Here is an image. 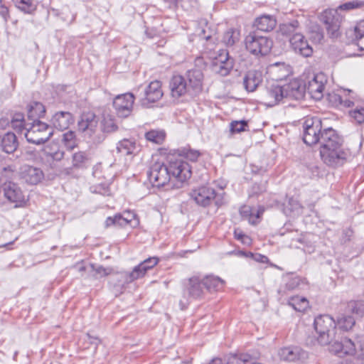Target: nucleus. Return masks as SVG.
<instances>
[{
  "label": "nucleus",
  "mask_w": 364,
  "mask_h": 364,
  "mask_svg": "<svg viewBox=\"0 0 364 364\" xmlns=\"http://www.w3.org/2000/svg\"><path fill=\"white\" fill-rule=\"evenodd\" d=\"M355 323V318L352 316L342 315L338 318L336 326L339 328L348 331L350 330Z\"/></svg>",
  "instance_id": "58836bf2"
},
{
  "label": "nucleus",
  "mask_w": 364,
  "mask_h": 364,
  "mask_svg": "<svg viewBox=\"0 0 364 364\" xmlns=\"http://www.w3.org/2000/svg\"><path fill=\"white\" fill-rule=\"evenodd\" d=\"M54 146L57 149L56 151H46V154L51 156L53 159L55 161H60L64 156V151L59 149L58 144H54Z\"/></svg>",
  "instance_id": "864d4df0"
},
{
  "label": "nucleus",
  "mask_w": 364,
  "mask_h": 364,
  "mask_svg": "<svg viewBox=\"0 0 364 364\" xmlns=\"http://www.w3.org/2000/svg\"><path fill=\"white\" fill-rule=\"evenodd\" d=\"M169 87L173 97L189 96V89L186 77L182 75H174L170 80Z\"/></svg>",
  "instance_id": "5701e85b"
},
{
  "label": "nucleus",
  "mask_w": 364,
  "mask_h": 364,
  "mask_svg": "<svg viewBox=\"0 0 364 364\" xmlns=\"http://www.w3.org/2000/svg\"><path fill=\"white\" fill-rule=\"evenodd\" d=\"M148 178L153 186L162 187L171 181L169 166L161 161L152 164L147 173Z\"/></svg>",
  "instance_id": "6e6552de"
},
{
  "label": "nucleus",
  "mask_w": 364,
  "mask_h": 364,
  "mask_svg": "<svg viewBox=\"0 0 364 364\" xmlns=\"http://www.w3.org/2000/svg\"><path fill=\"white\" fill-rule=\"evenodd\" d=\"M46 110L42 103L33 102L28 106V118L33 122L36 118H39L43 116Z\"/></svg>",
  "instance_id": "72a5a7b5"
},
{
  "label": "nucleus",
  "mask_w": 364,
  "mask_h": 364,
  "mask_svg": "<svg viewBox=\"0 0 364 364\" xmlns=\"http://www.w3.org/2000/svg\"><path fill=\"white\" fill-rule=\"evenodd\" d=\"M134 96L132 93L127 92L117 96L113 101V106L117 115L120 117H127L133 109Z\"/></svg>",
  "instance_id": "dca6fc26"
},
{
  "label": "nucleus",
  "mask_w": 364,
  "mask_h": 364,
  "mask_svg": "<svg viewBox=\"0 0 364 364\" xmlns=\"http://www.w3.org/2000/svg\"><path fill=\"white\" fill-rule=\"evenodd\" d=\"M75 269L79 272L81 274V276H83V272H85V271H87L89 272V274H90V266L89 267H86L82 263H79V264H77L75 266Z\"/></svg>",
  "instance_id": "052dcab7"
},
{
  "label": "nucleus",
  "mask_w": 364,
  "mask_h": 364,
  "mask_svg": "<svg viewBox=\"0 0 364 364\" xmlns=\"http://www.w3.org/2000/svg\"><path fill=\"white\" fill-rule=\"evenodd\" d=\"M88 127L85 130H80L84 137L89 139L93 144H100L105 138V135L102 133V131L98 126V120L91 123L87 126Z\"/></svg>",
  "instance_id": "bb28decb"
},
{
  "label": "nucleus",
  "mask_w": 364,
  "mask_h": 364,
  "mask_svg": "<svg viewBox=\"0 0 364 364\" xmlns=\"http://www.w3.org/2000/svg\"><path fill=\"white\" fill-rule=\"evenodd\" d=\"M342 93H329L328 98L329 102L333 106L342 105L346 107H350L354 105L356 100V95L352 90H341Z\"/></svg>",
  "instance_id": "412c9836"
},
{
  "label": "nucleus",
  "mask_w": 364,
  "mask_h": 364,
  "mask_svg": "<svg viewBox=\"0 0 364 364\" xmlns=\"http://www.w3.org/2000/svg\"><path fill=\"white\" fill-rule=\"evenodd\" d=\"M205 287L202 279L198 277L194 276L188 279V284L183 291L182 299L179 301V306L181 310H185L191 303V298L198 299L204 296Z\"/></svg>",
  "instance_id": "0eeeda50"
},
{
  "label": "nucleus",
  "mask_w": 364,
  "mask_h": 364,
  "mask_svg": "<svg viewBox=\"0 0 364 364\" xmlns=\"http://www.w3.org/2000/svg\"><path fill=\"white\" fill-rule=\"evenodd\" d=\"M357 344V352L355 355L358 360H360L364 364V341Z\"/></svg>",
  "instance_id": "6e6d98bb"
},
{
  "label": "nucleus",
  "mask_w": 364,
  "mask_h": 364,
  "mask_svg": "<svg viewBox=\"0 0 364 364\" xmlns=\"http://www.w3.org/2000/svg\"><path fill=\"white\" fill-rule=\"evenodd\" d=\"M233 66L234 59L226 50H220L212 64L213 71L221 76L229 75Z\"/></svg>",
  "instance_id": "f8f14e48"
},
{
  "label": "nucleus",
  "mask_w": 364,
  "mask_h": 364,
  "mask_svg": "<svg viewBox=\"0 0 364 364\" xmlns=\"http://www.w3.org/2000/svg\"><path fill=\"white\" fill-rule=\"evenodd\" d=\"M240 31L237 28H228L224 33L222 38V42L227 47H232L238 43L240 41Z\"/></svg>",
  "instance_id": "2f4dec72"
},
{
  "label": "nucleus",
  "mask_w": 364,
  "mask_h": 364,
  "mask_svg": "<svg viewBox=\"0 0 364 364\" xmlns=\"http://www.w3.org/2000/svg\"><path fill=\"white\" fill-rule=\"evenodd\" d=\"M62 142L68 150L73 149L77 144L75 133L73 131H68L63 134Z\"/></svg>",
  "instance_id": "79ce46f5"
},
{
  "label": "nucleus",
  "mask_w": 364,
  "mask_h": 364,
  "mask_svg": "<svg viewBox=\"0 0 364 364\" xmlns=\"http://www.w3.org/2000/svg\"><path fill=\"white\" fill-rule=\"evenodd\" d=\"M159 262V259L157 257H149L136 266L131 272L122 274V277L124 279V282L130 283L142 277L148 270L154 268Z\"/></svg>",
  "instance_id": "ddd939ff"
},
{
  "label": "nucleus",
  "mask_w": 364,
  "mask_h": 364,
  "mask_svg": "<svg viewBox=\"0 0 364 364\" xmlns=\"http://www.w3.org/2000/svg\"><path fill=\"white\" fill-rule=\"evenodd\" d=\"M346 36L350 38L351 43L359 41V39L364 37V20L360 21L353 29H349L346 31Z\"/></svg>",
  "instance_id": "473e14b6"
},
{
  "label": "nucleus",
  "mask_w": 364,
  "mask_h": 364,
  "mask_svg": "<svg viewBox=\"0 0 364 364\" xmlns=\"http://www.w3.org/2000/svg\"><path fill=\"white\" fill-rule=\"evenodd\" d=\"M117 128L118 127L116 124L114 119L110 116H105L102 121L101 122V125L100 127V129L103 134H105V133H111L115 132Z\"/></svg>",
  "instance_id": "ea45409f"
},
{
  "label": "nucleus",
  "mask_w": 364,
  "mask_h": 364,
  "mask_svg": "<svg viewBox=\"0 0 364 364\" xmlns=\"http://www.w3.org/2000/svg\"><path fill=\"white\" fill-rule=\"evenodd\" d=\"M73 121V117L70 112L62 111L56 112L50 120L53 126L59 130L68 129Z\"/></svg>",
  "instance_id": "393cba45"
},
{
  "label": "nucleus",
  "mask_w": 364,
  "mask_h": 364,
  "mask_svg": "<svg viewBox=\"0 0 364 364\" xmlns=\"http://www.w3.org/2000/svg\"><path fill=\"white\" fill-rule=\"evenodd\" d=\"M348 310L358 317L364 316V301H350L348 305Z\"/></svg>",
  "instance_id": "a18cd8bd"
},
{
  "label": "nucleus",
  "mask_w": 364,
  "mask_h": 364,
  "mask_svg": "<svg viewBox=\"0 0 364 364\" xmlns=\"http://www.w3.org/2000/svg\"><path fill=\"white\" fill-rule=\"evenodd\" d=\"M105 225L106 228H108L111 225H117L115 215L114 217H108L105 220Z\"/></svg>",
  "instance_id": "69168bd1"
},
{
  "label": "nucleus",
  "mask_w": 364,
  "mask_h": 364,
  "mask_svg": "<svg viewBox=\"0 0 364 364\" xmlns=\"http://www.w3.org/2000/svg\"><path fill=\"white\" fill-rule=\"evenodd\" d=\"M300 278L298 277H288L285 279V284L284 289L279 290V293L286 294L287 291H291L295 289L300 284Z\"/></svg>",
  "instance_id": "c03bdc74"
},
{
  "label": "nucleus",
  "mask_w": 364,
  "mask_h": 364,
  "mask_svg": "<svg viewBox=\"0 0 364 364\" xmlns=\"http://www.w3.org/2000/svg\"><path fill=\"white\" fill-rule=\"evenodd\" d=\"M311 38L315 43H320L323 39V33L322 31L318 28H316V30L313 31L311 32Z\"/></svg>",
  "instance_id": "5fc2aeb1"
},
{
  "label": "nucleus",
  "mask_w": 364,
  "mask_h": 364,
  "mask_svg": "<svg viewBox=\"0 0 364 364\" xmlns=\"http://www.w3.org/2000/svg\"><path fill=\"white\" fill-rule=\"evenodd\" d=\"M16 6L25 14H33L36 6L33 4L32 0H12Z\"/></svg>",
  "instance_id": "a19ab883"
},
{
  "label": "nucleus",
  "mask_w": 364,
  "mask_h": 364,
  "mask_svg": "<svg viewBox=\"0 0 364 364\" xmlns=\"http://www.w3.org/2000/svg\"><path fill=\"white\" fill-rule=\"evenodd\" d=\"M116 225L118 226H124L129 225V219L125 218L124 215H115Z\"/></svg>",
  "instance_id": "13d9d810"
},
{
  "label": "nucleus",
  "mask_w": 364,
  "mask_h": 364,
  "mask_svg": "<svg viewBox=\"0 0 364 364\" xmlns=\"http://www.w3.org/2000/svg\"><path fill=\"white\" fill-rule=\"evenodd\" d=\"M240 215L244 218L251 217L253 215L252 210L251 207L247 205H244L240 209Z\"/></svg>",
  "instance_id": "4d7b16f0"
},
{
  "label": "nucleus",
  "mask_w": 364,
  "mask_h": 364,
  "mask_svg": "<svg viewBox=\"0 0 364 364\" xmlns=\"http://www.w3.org/2000/svg\"><path fill=\"white\" fill-rule=\"evenodd\" d=\"M364 6V1L360 0H353L341 4L338 9L342 11H350L352 9L361 8Z\"/></svg>",
  "instance_id": "09e8293b"
},
{
  "label": "nucleus",
  "mask_w": 364,
  "mask_h": 364,
  "mask_svg": "<svg viewBox=\"0 0 364 364\" xmlns=\"http://www.w3.org/2000/svg\"><path fill=\"white\" fill-rule=\"evenodd\" d=\"M289 44L294 53L304 58L310 57L313 54V48L302 33L291 37L289 39Z\"/></svg>",
  "instance_id": "6ab92c4d"
},
{
  "label": "nucleus",
  "mask_w": 364,
  "mask_h": 364,
  "mask_svg": "<svg viewBox=\"0 0 364 364\" xmlns=\"http://www.w3.org/2000/svg\"><path fill=\"white\" fill-rule=\"evenodd\" d=\"M262 82V75L260 71L250 70L243 78V85L247 92H254Z\"/></svg>",
  "instance_id": "a878e982"
},
{
  "label": "nucleus",
  "mask_w": 364,
  "mask_h": 364,
  "mask_svg": "<svg viewBox=\"0 0 364 364\" xmlns=\"http://www.w3.org/2000/svg\"><path fill=\"white\" fill-rule=\"evenodd\" d=\"M246 49L252 55H267L272 47V41L267 36H259L255 32L250 33L245 39Z\"/></svg>",
  "instance_id": "39448f33"
},
{
  "label": "nucleus",
  "mask_w": 364,
  "mask_h": 364,
  "mask_svg": "<svg viewBox=\"0 0 364 364\" xmlns=\"http://www.w3.org/2000/svg\"><path fill=\"white\" fill-rule=\"evenodd\" d=\"M5 198L15 207H21L26 203L25 195L18 184L9 181L4 183L1 187Z\"/></svg>",
  "instance_id": "4468645a"
},
{
  "label": "nucleus",
  "mask_w": 364,
  "mask_h": 364,
  "mask_svg": "<svg viewBox=\"0 0 364 364\" xmlns=\"http://www.w3.org/2000/svg\"><path fill=\"white\" fill-rule=\"evenodd\" d=\"M350 114L358 123L360 124L364 122V108H356L350 111Z\"/></svg>",
  "instance_id": "603ef678"
},
{
  "label": "nucleus",
  "mask_w": 364,
  "mask_h": 364,
  "mask_svg": "<svg viewBox=\"0 0 364 364\" xmlns=\"http://www.w3.org/2000/svg\"><path fill=\"white\" fill-rule=\"evenodd\" d=\"M277 25V20L274 16L264 14L257 17L254 22V27L257 30L269 32L272 31Z\"/></svg>",
  "instance_id": "cd10ccee"
},
{
  "label": "nucleus",
  "mask_w": 364,
  "mask_h": 364,
  "mask_svg": "<svg viewBox=\"0 0 364 364\" xmlns=\"http://www.w3.org/2000/svg\"><path fill=\"white\" fill-rule=\"evenodd\" d=\"M88 160L87 154L85 151H78L73 155V165L80 167Z\"/></svg>",
  "instance_id": "de8ad7c7"
},
{
  "label": "nucleus",
  "mask_w": 364,
  "mask_h": 364,
  "mask_svg": "<svg viewBox=\"0 0 364 364\" xmlns=\"http://www.w3.org/2000/svg\"><path fill=\"white\" fill-rule=\"evenodd\" d=\"M301 26L298 20H292L289 22H286L280 24L279 31L282 36L289 38V40L291 37L297 33H301Z\"/></svg>",
  "instance_id": "c85d7f7f"
},
{
  "label": "nucleus",
  "mask_w": 364,
  "mask_h": 364,
  "mask_svg": "<svg viewBox=\"0 0 364 364\" xmlns=\"http://www.w3.org/2000/svg\"><path fill=\"white\" fill-rule=\"evenodd\" d=\"M230 131L232 133H240L248 127L247 122L245 120L233 121L230 123Z\"/></svg>",
  "instance_id": "8fccbe9b"
},
{
  "label": "nucleus",
  "mask_w": 364,
  "mask_h": 364,
  "mask_svg": "<svg viewBox=\"0 0 364 364\" xmlns=\"http://www.w3.org/2000/svg\"><path fill=\"white\" fill-rule=\"evenodd\" d=\"M90 274L95 279H98L110 274L111 270L107 268H105L102 266H95V264H90Z\"/></svg>",
  "instance_id": "49530a36"
},
{
  "label": "nucleus",
  "mask_w": 364,
  "mask_h": 364,
  "mask_svg": "<svg viewBox=\"0 0 364 364\" xmlns=\"http://www.w3.org/2000/svg\"><path fill=\"white\" fill-rule=\"evenodd\" d=\"M288 304L297 311H304L309 307L308 300L305 297L299 296L289 298Z\"/></svg>",
  "instance_id": "c9c22d12"
},
{
  "label": "nucleus",
  "mask_w": 364,
  "mask_h": 364,
  "mask_svg": "<svg viewBox=\"0 0 364 364\" xmlns=\"http://www.w3.org/2000/svg\"><path fill=\"white\" fill-rule=\"evenodd\" d=\"M0 16H2V18L4 19L6 22L8 21L9 18V9L4 5L0 6Z\"/></svg>",
  "instance_id": "bf43d9fd"
},
{
  "label": "nucleus",
  "mask_w": 364,
  "mask_h": 364,
  "mask_svg": "<svg viewBox=\"0 0 364 364\" xmlns=\"http://www.w3.org/2000/svg\"><path fill=\"white\" fill-rule=\"evenodd\" d=\"M137 92L141 106L148 107L162 97L161 83L159 80H154L144 89L139 87Z\"/></svg>",
  "instance_id": "1a4fd4ad"
},
{
  "label": "nucleus",
  "mask_w": 364,
  "mask_h": 364,
  "mask_svg": "<svg viewBox=\"0 0 364 364\" xmlns=\"http://www.w3.org/2000/svg\"><path fill=\"white\" fill-rule=\"evenodd\" d=\"M238 357H239L240 363H244V364L250 362L252 359V355H250L247 353L240 354L238 355Z\"/></svg>",
  "instance_id": "0e129e2a"
},
{
  "label": "nucleus",
  "mask_w": 364,
  "mask_h": 364,
  "mask_svg": "<svg viewBox=\"0 0 364 364\" xmlns=\"http://www.w3.org/2000/svg\"><path fill=\"white\" fill-rule=\"evenodd\" d=\"M326 82V76L323 73H314L306 82V92L311 98L319 100L323 97Z\"/></svg>",
  "instance_id": "9b49d317"
},
{
  "label": "nucleus",
  "mask_w": 364,
  "mask_h": 364,
  "mask_svg": "<svg viewBox=\"0 0 364 364\" xmlns=\"http://www.w3.org/2000/svg\"><path fill=\"white\" fill-rule=\"evenodd\" d=\"M286 99L299 100L306 94V82L301 80L294 79L284 85Z\"/></svg>",
  "instance_id": "aec40b11"
},
{
  "label": "nucleus",
  "mask_w": 364,
  "mask_h": 364,
  "mask_svg": "<svg viewBox=\"0 0 364 364\" xmlns=\"http://www.w3.org/2000/svg\"><path fill=\"white\" fill-rule=\"evenodd\" d=\"M182 150L183 154L185 156V157L191 161H196L200 155V153L197 150L186 148H184Z\"/></svg>",
  "instance_id": "3c124183"
},
{
  "label": "nucleus",
  "mask_w": 364,
  "mask_h": 364,
  "mask_svg": "<svg viewBox=\"0 0 364 364\" xmlns=\"http://www.w3.org/2000/svg\"><path fill=\"white\" fill-rule=\"evenodd\" d=\"M186 81L188 82L189 97L198 96L203 90V73L198 68L189 70L186 73Z\"/></svg>",
  "instance_id": "a211bd4d"
},
{
  "label": "nucleus",
  "mask_w": 364,
  "mask_h": 364,
  "mask_svg": "<svg viewBox=\"0 0 364 364\" xmlns=\"http://www.w3.org/2000/svg\"><path fill=\"white\" fill-rule=\"evenodd\" d=\"M227 364H241L237 355H231L227 358Z\"/></svg>",
  "instance_id": "e2e57ef3"
},
{
  "label": "nucleus",
  "mask_w": 364,
  "mask_h": 364,
  "mask_svg": "<svg viewBox=\"0 0 364 364\" xmlns=\"http://www.w3.org/2000/svg\"><path fill=\"white\" fill-rule=\"evenodd\" d=\"M124 216L125 218L129 219V225H132L133 220H135V214L131 212H127Z\"/></svg>",
  "instance_id": "774afa93"
},
{
  "label": "nucleus",
  "mask_w": 364,
  "mask_h": 364,
  "mask_svg": "<svg viewBox=\"0 0 364 364\" xmlns=\"http://www.w3.org/2000/svg\"><path fill=\"white\" fill-rule=\"evenodd\" d=\"M168 166L171 178L176 179L178 182H184L191 176L190 165L181 159L170 161Z\"/></svg>",
  "instance_id": "2eb2a0df"
},
{
  "label": "nucleus",
  "mask_w": 364,
  "mask_h": 364,
  "mask_svg": "<svg viewBox=\"0 0 364 364\" xmlns=\"http://www.w3.org/2000/svg\"><path fill=\"white\" fill-rule=\"evenodd\" d=\"M97 120V117L93 112H87L82 113L77 123L79 131L85 130L88 127V125Z\"/></svg>",
  "instance_id": "4c0bfd02"
},
{
  "label": "nucleus",
  "mask_w": 364,
  "mask_h": 364,
  "mask_svg": "<svg viewBox=\"0 0 364 364\" xmlns=\"http://www.w3.org/2000/svg\"><path fill=\"white\" fill-rule=\"evenodd\" d=\"M319 18L323 23L330 38L337 39L341 36V26L343 17L337 9L324 10L321 14Z\"/></svg>",
  "instance_id": "423d86ee"
},
{
  "label": "nucleus",
  "mask_w": 364,
  "mask_h": 364,
  "mask_svg": "<svg viewBox=\"0 0 364 364\" xmlns=\"http://www.w3.org/2000/svg\"><path fill=\"white\" fill-rule=\"evenodd\" d=\"M30 122H26L24 116L22 113H16L14 114L11 124L14 129L22 132L23 130L26 131L25 127L29 126Z\"/></svg>",
  "instance_id": "e433bc0d"
},
{
  "label": "nucleus",
  "mask_w": 364,
  "mask_h": 364,
  "mask_svg": "<svg viewBox=\"0 0 364 364\" xmlns=\"http://www.w3.org/2000/svg\"><path fill=\"white\" fill-rule=\"evenodd\" d=\"M20 176L28 184L36 185L43 179L44 173L39 168L24 165L21 168Z\"/></svg>",
  "instance_id": "4be33fe9"
},
{
  "label": "nucleus",
  "mask_w": 364,
  "mask_h": 364,
  "mask_svg": "<svg viewBox=\"0 0 364 364\" xmlns=\"http://www.w3.org/2000/svg\"><path fill=\"white\" fill-rule=\"evenodd\" d=\"M327 346H328L329 352L339 358L353 356L357 352L356 343L347 336H343L338 339L335 338L333 342H331Z\"/></svg>",
  "instance_id": "9d476101"
},
{
  "label": "nucleus",
  "mask_w": 364,
  "mask_h": 364,
  "mask_svg": "<svg viewBox=\"0 0 364 364\" xmlns=\"http://www.w3.org/2000/svg\"><path fill=\"white\" fill-rule=\"evenodd\" d=\"M145 137L149 141L161 144L165 139V133L163 131L151 130L145 134Z\"/></svg>",
  "instance_id": "37998d69"
},
{
  "label": "nucleus",
  "mask_w": 364,
  "mask_h": 364,
  "mask_svg": "<svg viewBox=\"0 0 364 364\" xmlns=\"http://www.w3.org/2000/svg\"><path fill=\"white\" fill-rule=\"evenodd\" d=\"M303 141L309 146L319 144L321 158L328 166H341L350 156L349 150L343 147V139L331 127L323 129L321 120L318 117L305 119L303 124Z\"/></svg>",
  "instance_id": "f257e3e1"
},
{
  "label": "nucleus",
  "mask_w": 364,
  "mask_h": 364,
  "mask_svg": "<svg viewBox=\"0 0 364 364\" xmlns=\"http://www.w3.org/2000/svg\"><path fill=\"white\" fill-rule=\"evenodd\" d=\"M279 355L282 360L293 362L305 359L307 358V353L297 346L285 347L280 349Z\"/></svg>",
  "instance_id": "b1692460"
},
{
  "label": "nucleus",
  "mask_w": 364,
  "mask_h": 364,
  "mask_svg": "<svg viewBox=\"0 0 364 364\" xmlns=\"http://www.w3.org/2000/svg\"><path fill=\"white\" fill-rule=\"evenodd\" d=\"M191 198L201 207H208L213 201L218 207L224 204L223 194H217L212 187L202 186L193 189L189 193Z\"/></svg>",
  "instance_id": "20e7f679"
},
{
  "label": "nucleus",
  "mask_w": 364,
  "mask_h": 364,
  "mask_svg": "<svg viewBox=\"0 0 364 364\" xmlns=\"http://www.w3.org/2000/svg\"><path fill=\"white\" fill-rule=\"evenodd\" d=\"M2 151L7 154L14 153L18 146V141L15 134L7 132L1 140Z\"/></svg>",
  "instance_id": "c756f323"
},
{
  "label": "nucleus",
  "mask_w": 364,
  "mask_h": 364,
  "mask_svg": "<svg viewBox=\"0 0 364 364\" xmlns=\"http://www.w3.org/2000/svg\"><path fill=\"white\" fill-rule=\"evenodd\" d=\"M203 286L209 292L218 291L223 289L225 281L219 277L208 275L202 279Z\"/></svg>",
  "instance_id": "7c9ffc66"
},
{
  "label": "nucleus",
  "mask_w": 364,
  "mask_h": 364,
  "mask_svg": "<svg viewBox=\"0 0 364 364\" xmlns=\"http://www.w3.org/2000/svg\"><path fill=\"white\" fill-rule=\"evenodd\" d=\"M314 329L317 333V341L321 346H327L335 339L336 321L329 315H319L314 318Z\"/></svg>",
  "instance_id": "f03ea898"
},
{
  "label": "nucleus",
  "mask_w": 364,
  "mask_h": 364,
  "mask_svg": "<svg viewBox=\"0 0 364 364\" xmlns=\"http://www.w3.org/2000/svg\"><path fill=\"white\" fill-rule=\"evenodd\" d=\"M24 133L28 142L40 145L46 142L53 134V127L38 119H33Z\"/></svg>",
  "instance_id": "7ed1b4c3"
},
{
  "label": "nucleus",
  "mask_w": 364,
  "mask_h": 364,
  "mask_svg": "<svg viewBox=\"0 0 364 364\" xmlns=\"http://www.w3.org/2000/svg\"><path fill=\"white\" fill-rule=\"evenodd\" d=\"M236 255L244 257L252 258L253 253L251 252L238 251L235 253Z\"/></svg>",
  "instance_id": "338daca9"
},
{
  "label": "nucleus",
  "mask_w": 364,
  "mask_h": 364,
  "mask_svg": "<svg viewBox=\"0 0 364 364\" xmlns=\"http://www.w3.org/2000/svg\"><path fill=\"white\" fill-rule=\"evenodd\" d=\"M286 99L284 85L272 84L267 87L262 95V103L267 107H274Z\"/></svg>",
  "instance_id": "f3484780"
},
{
  "label": "nucleus",
  "mask_w": 364,
  "mask_h": 364,
  "mask_svg": "<svg viewBox=\"0 0 364 364\" xmlns=\"http://www.w3.org/2000/svg\"><path fill=\"white\" fill-rule=\"evenodd\" d=\"M252 259H254L255 261H257V262H259L261 263H265L268 261V258L266 256L262 255L259 253H255V254L253 253V256L252 257Z\"/></svg>",
  "instance_id": "680f3d73"
},
{
  "label": "nucleus",
  "mask_w": 364,
  "mask_h": 364,
  "mask_svg": "<svg viewBox=\"0 0 364 364\" xmlns=\"http://www.w3.org/2000/svg\"><path fill=\"white\" fill-rule=\"evenodd\" d=\"M117 149L123 155H131L136 150V143L129 139H123L117 144Z\"/></svg>",
  "instance_id": "f704fd0d"
}]
</instances>
